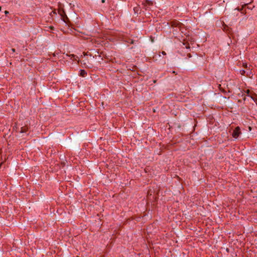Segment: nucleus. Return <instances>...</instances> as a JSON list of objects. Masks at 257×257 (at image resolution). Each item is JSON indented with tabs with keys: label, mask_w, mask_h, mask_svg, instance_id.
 Here are the masks:
<instances>
[{
	"label": "nucleus",
	"mask_w": 257,
	"mask_h": 257,
	"mask_svg": "<svg viewBox=\"0 0 257 257\" xmlns=\"http://www.w3.org/2000/svg\"><path fill=\"white\" fill-rule=\"evenodd\" d=\"M240 73L241 75H244L246 73V71L244 70H240Z\"/></svg>",
	"instance_id": "1a4fd4ad"
},
{
	"label": "nucleus",
	"mask_w": 257,
	"mask_h": 257,
	"mask_svg": "<svg viewBox=\"0 0 257 257\" xmlns=\"http://www.w3.org/2000/svg\"><path fill=\"white\" fill-rule=\"evenodd\" d=\"M251 98L254 101L256 102V99L252 96H250Z\"/></svg>",
	"instance_id": "ddd939ff"
},
{
	"label": "nucleus",
	"mask_w": 257,
	"mask_h": 257,
	"mask_svg": "<svg viewBox=\"0 0 257 257\" xmlns=\"http://www.w3.org/2000/svg\"><path fill=\"white\" fill-rule=\"evenodd\" d=\"M105 0H101V2H102V3H105Z\"/></svg>",
	"instance_id": "aec40b11"
},
{
	"label": "nucleus",
	"mask_w": 257,
	"mask_h": 257,
	"mask_svg": "<svg viewBox=\"0 0 257 257\" xmlns=\"http://www.w3.org/2000/svg\"><path fill=\"white\" fill-rule=\"evenodd\" d=\"M154 2L152 1L144 0L142 2L143 8L146 11H151V7L153 6Z\"/></svg>",
	"instance_id": "f257e3e1"
},
{
	"label": "nucleus",
	"mask_w": 257,
	"mask_h": 257,
	"mask_svg": "<svg viewBox=\"0 0 257 257\" xmlns=\"http://www.w3.org/2000/svg\"><path fill=\"white\" fill-rule=\"evenodd\" d=\"M128 38L126 36H123L122 37V40L123 41V39H125V40H127Z\"/></svg>",
	"instance_id": "9b49d317"
},
{
	"label": "nucleus",
	"mask_w": 257,
	"mask_h": 257,
	"mask_svg": "<svg viewBox=\"0 0 257 257\" xmlns=\"http://www.w3.org/2000/svg\"><path fill=\"white\" fill-rule=\"evenodd\" d=\"M240 134H241V132L240 130V128L239 126H237L233 130V131L232 132V136L234 138L236 139L238 137V136H239V135Z\"/></svg>",
	"instance_id": "7ed1b4c3"
},
{
	"label": "nucleus",
	"mask_w": 257,
	"mask_h": 257,
	"mask_svg": "<svg viewBox=\"0 0 257 257\" xmlns=\"http://www.w3.org/2000/svg\"><path fill=\"white\" fill-rule=\"evenodd\" d=\"M78 57L74 55H71V59H72L73 61H77Z\"/></svg>",
	"instance_id": "0eeeda50"
},
{
	"label": "nucleus",
	"mask_w": 257,
	"mask_h": 257,
	"mask_svg": "<svg viewBox=\"0 0 257 257\" xmlns=\"http://www.w3.org/2000/svg\"><path fill=\"white\" fill-rule=\"evenodd\" d=\"M11 50L12 52V53H14L15 52V51H16L15 49H14V48L11 49Z\"/></svg>",
	"instance_id": "f8f14e48"
},
{
	"label": "nucleus",
	"mask_w": 257,
	"mask_h": 257,
	"mask_svg": "<svg viewBox=\"0 0 257 257\" xmlns=\"http://www.w3.org/2000/svg\"><path fill=\"white\" fill-rule=\"evenodd\" d=\"M139 8L138 7H135L134 8V12L137 13L139 11Z\"/></svg>",
	"instance_id": "9d476101"
},
{
	"label": "nucleus",
	"mask_w": 257,
	"mask_h": 257,
	"mask_svg": "<svg viewBox=\"0 0 257 257\" xmlns=\"http://www.w3.org/2000/svg\"><path fill=\"white\" fill-rule=\"evenodd\" d=\"M80 63L82 65H84L85 68H92L93 67V64L89 62V60L87 59L81 60Z\"/></svg>",
	"instance_id": "f03ea898"
},
{
	"label": "nucleus",
	"mask_w": 257,
	"mask_h": 257,
	"mask_svg": "<svg viewBox=\"0 0 257 257\" xmlns=\"http://www.w3.org/2000/svg\"><path fill=\"white\" fill-rule=\"evenodd\" d=\"M87 75L86 72L84 70H80V75L82 77H85Z\"/></svg>",
	"instance_id": "39448f33"
},
{
	"label": "nucleus",
	"mask_w": 257,
	"mask_h": 257,
	"mask_svg": "<svg viewBox=\"0 0 257 257\" xmlns=\"http://www.w3.org/2000/svg\"><path fill=\"white\" fill-rule=\"evenodd\" d=\"M162 53V54H163V55H166V53H165V52L163 51Z\"/></svg>",
	"instance_id": "6ab92c4d"
},
{
	"label": "nucleus",
	"mask_w": 257,
	"mask_h": 257,
	"mask_svg": "<svg viewBox=\"0 0 257 257\" xmlns=\"http://www.w3.org/2000/svg\"><path fill=\"white\" fill-rule=\"evenodd\" d=\"M5 13L6 15H8L9 13V12L7 11H5Z\"/></svg>",
	"instance_id": "2eb2a0df"
},
{
	"label": "nucleus",
	"mask_w": 257,
	"mask_h": 257,
	"mask_svg": "<svg viewBox=\"0 0 257 257\" xmlns=\"http://www.w3.org/2000/svg\"><path fill=\"white\" fill-rule=\"evenodd\" d=\"M246 73V75H247V76H248V75H250V74H251V71L249 70V69H248H248H246V73Z\"/></svg>",
	"instance_id": "6e6552de"
},
{
	"label": "nucleus",
	"mask_w": 257,
	"mask_h": 257,
	"mask_svg": "<svg viewBox=\"0 0 257 257\" xmlns=\"http://www.w3.org/2000/svg\"><path fill=\"white\" fill-rule=\"evenodd\" d=\"M28 131V127L27 126L22 127L21 131H20L21 133H26Z\"/></svg>",
	"instance_id": "423d86ee"
},
{
	"label": "nucleus",
	"mask_w": 257,
	"mask_h": 257,
	"mask_svg": "<svg viewBox=\"0 0 257 257\" xmlns=\"http://www.w3.org/2000/svg\"><path fill=\"white\" fill-rule=\"evenodd\" d=\"M187 56H188V57L189 58L191 57V54H189H189L187 55Z\"/></svg>",
	"instance_id": "dca6fc26"
},
{
	"label": "nucleus",
	"mask_w": 257,
	"mask_h": 257,
	"mask_svg": "<svg viewBox=\"0 0 257 257\" xmlns=\"http://www.w3.org/2000/svg\"><path fill=\"white\" fill-rule=\"evenodd\" d=\"M2 8L0 7V11H1Z\"/></svg>",
	"instance_id": "4be33fe9"
},
{
	"label": "nucleus",
	"mask_w": 257,
	"mask_h": 257,
	"mask_svg": "<svg viewBox=\"0 0 257 257\" xmlns=\"http://www.w3.org/2000/svg\"><path fill=\"white\" fill-rule=\"evenodd\" d=\"M237 10V11H239L240 10L239 8H238V9H235L234 10Z\"/></svg>",
	"instance_id": "412c9836"
},
{
	"label": "nucleus",
	"mask_w": 257,
	"mask_h": 257,
	"mask_svg": "<svg viewBox=\"0 0 257 257\" xmlns=\"http://www.w3.org/2000/svg\"><path fill=\"white\" fill-rule=\"evenodd\" d=\"M243 66L245 68H247V64L243 65Z\"/></svg>",
	"instance_id": "a211bd4d"
},
{
	"label": "nucleus",
	"mask_w": 257,
	"mask_h": 257,
	"mask_svg": "<svg viewBox=\"0 0 257 257\" xmlns=\"http://www.w3.org/2000/svg\"><path fill=\"white\" fill-rule=\"evenodd\" d=\"M123 41L127 43H130V44L134 43V41L133 39H131L130 38H128L127 40H125V39H124Z\"/></svg>",
	"instance_id": "20e7f679"
},
{
	"label": "nucleus",
	"mask_w": 257,
	"mask_h": 257,
	"mask_svg": "<svg viewBox=\"0 0 257 257\" xmlns=\"http://www.w3.org/2000/svg\"><path fill=\"white\" fill-rule=\"evenodd\" d=\"M249 92H250V91L249 90H247L246 91V92L247 94H248V95H249ZM248 96H250L249 95H248Z\"/></svg>",
	"instance_id": "4468645a"
},
{
	"label": "nucleus",
	"mask_w": 257,
	"mask_h": 257,
	"mask_svg": "<svg viewBox=\"0 0 257 257\" xmlns=\"http://www.w3.org/2000/svg\"><path fill=\"white\" fill-rule=\"evenodd\" d=\"M186 48L187 49H190V46L188 45L187 46H186Z\"/></svg>",
	"instance_id": "f3484780"
},
{
	"label": "nucleus",
	"mask_w": 257,
	"mask_h": 257,
	"mask_svg": "<svg viewBox=\"0 0 257 257\" xmlns=\"http://www.w3.org/2000/svg\"><path fill=\"white\" fill-rule=\"evenodd\" d=\"M243 100H245V97H244V98H243Z\"/></svg>",
	"instance_id": "5701e85b"
}]
</instances>
